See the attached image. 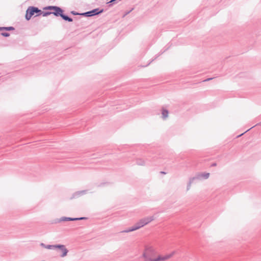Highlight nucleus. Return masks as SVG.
Returning a JSON list of instances; mask_svg holds the SVG:
<instances>
[{
    "label": "nucleus",
    "mask_w": 261,
    "mask_h": 261,
    "mask_svg": "<svg viewBox=\"0 0 261 261\" xmlns=\"http://www.w3.org/2000/svg\"><path fill=\"white\" fill-rule=\"evenodd\" d=\"M44 10H54L51 13L56 16H60L63 19L68 22H72L73 19L72 18L63 14V10L59 7L55 6H49L44 8Z\"/></svg>",
    "instance_id": "1"
},
{
    "label": "nucleus",
    "mask_w": 261,
    "mask_h": 261,
    "mask_svg": "<svg viewBox=\"0 0 261 261\" xmlns=\"http://www.w3.org/2000/svg\"><path fill=\"white\" fill-rule=\"evenodd\" d=\"M103 12V9H99V8H96L93 9L92 10L82 13V15L86 17H91L100 14Z\"/></svg>",
    "instance_id": "2"
},
{
    "label": "nucleus",
    "mask_w": 261,
    "mask_h": 261,
    "mask_svg": "<svg viewBox=\"0 0 261 261\" xmlns=\"http://www.w3.org/2000/svg\"><path fill=\"white\" fill-rule=\"evenodd\" d=\"M154 219V218L153 216H150V217H147L143 218L141 219H140L138 222L139 224L141 226L138 227V228H141L145 226V225H147L152 221H153Z\"/></svg>",
    "instance_id": "3"
},
{
    "label": "nucleus",
    "mask_w": 261,
    "mask_h": 261,
    "mask_svg": "<svg viewBox=\"0 0 261 261\" xmlns=\"http://www.w3.org/2000/svg\"><path fill=\"white\" fill-rule=\"evenodd\" d=\"M175 253V251H173L171 253L166 254L164 256L162 255H158L156 257V260L155 261H165L166 260L170 258H171L174 254Z\"/></svg>",
    "instance_id": "4"
},
{
    "label": "nucleus",
    "mask_w": 261,
    "mask_h": 261,
    "mask_svg": "<svg viewBox=\"0 0 261 261\" xmlns=\"http://www.w3.org/2000/svg\"><path fill=\"white\" fill-rule=\"evenodd\" d=\"M35 13L33 11V6H30L27 9L26 11L25 18L27 20H29L32 16Z\"/></svg>",
    "instance_id": "5"
},
{
    "label": "nucleus",
    "mask_w": 261,
    "mask_h": 261,
    "mask_svg": "<svg viewBox=\"0 0 261 261\" xmlns=\"http://www.w3.org/2000/svg\"><path fill=\"white\" fill-rule=\"evenodd\" d=\"M140 226H141V225L139 224V222H138L130 228L125 229L124 230H122V231H120V233H123V232L127 233V232H129L131 231L136 230L140 228H138V227H139Z\"/></svg>",
    "instance_id": "6"
},
{
    "label": "nucleus",
    "mask_w": 261,
    "mask_h": 261,
    "mask_svg": "<svg viewBox=\"0 0 261 261\" xmlns=\"http://www.w3.org/2000/svg\"><path fill=\"white\" fill-rule=\"evenodd\" d=\"M87 192V190H82V191H77L73 194V198L78 197L81 195L86 194Z\"/></svg>",
    "instance_id": "7"
},
{
    "label": "nucleus",
    "mask_w": 261,
    "mask_h": 261,
    "mask_svg": "<svg viewBox=\"0 0 261 261\" xmlns=\"http://www.w3.org/2000/svg\"><path fill=\"white\" fill-rule=\"evenodd\" d=\"M61 251L62 252V254L60 255V256L61 257H64L65 256H66L67 254V253L68 252V250H67V249L66 248L65 246L64 245V247L63 248H62L61 249H60Z\"/></svg>",
    "instance_id": "8"
},
{
    "label": "nucleus",
    "mask_w": 261,
    "mask_h": 261,
    "mask_svg": "<svg viewBox=\"0 0 261 261\" xmlns=\"http://www.w3.org/2000/svg\"><path fill=\"white\" fill-rule=\"evenodd\" d=\"M66 221H75V218L62 217L60 219L59 222Z\"/></svg>",
    "instance_id": "9"
},
{
    "label": "nucleus",
    "mask_w": 261,
    "mask_h": 261,
    "mask_svg": "<svg viewBox=\"0 0 261 261\" xmlns=\"http://www.w3.org/2000/svg\"><path fill=\"white\" fill-rule=\"evenodd\" d=\"M33 11L35 14H36L35 16H38L39 15H41V10H40L38 8L33 7Z\"/></svg>",
    "instance_id": "10"
},
{
    "label": "nucleus",
    "mask_w": 261,
    "mask_h": 261,
    "mask_svg": "<svg viewBox=\"0 0 261 261\" xmlns=\"http://www.w3.org/2000/svg\"><path fill=\"white\" fill-rule=\"evenodd\" d=\"M136 164L139 166H144L145 165V162L141 159H137L136 160Z\"/></svg>",
    "instance_id": "11"
},
{
    "label": "nucleus",
    "mask_w": 261,
    "mask_h": 261,
    "mask_svg": "<svg viewBox=\"0 0 261 261\" xmlns=\"http://www.w3.org/2000/svg\"><path fill=\"white\" fill-rule=\"evenodd\" d=\"M192 181L194 182L195 180H201L202 179L201 173H198L195 175V176L190 178Z\"/></svg>",
    "instance_id": "12"
},
{
    "label": "nucleus",
    "mask_w": 261,
    "mask_h": 261,
    "mask_svg": "<svg viewBox=\"0 0 261 261\" xmlns=\"http://www.w3.org/2000/svg\"><path fill=\"white\" fill-rule=\"evenodd\" d=\"M192 181L194 182L195 180H201L202 179L201 173H198L195 175V176L190 178Z\"/></svg>",
    "instance_id": "13"
},
{
    "label": "nucleus",
    "mask_w": 261,
    "mask_h": 261,
    "mask_svg": "<svg viewBox=\"0 0 261 261\" xmlns=\"http://www.w3.org/2000/svg\"><path fill=\"white\" fill-rule=\"evenodd\" d=\"M162 115L163 119H166L168 116V111L167 110L163 109L162 110Z\"/></svg>",
    "instance_id": "14"
},
{
    "label": "nucleus",
    "mask_w": 261,
    "mask_h": 261,
    "mask_svg": "<svg viewBox=\"0 0 261 261\" xmlns=\"http://www.w3.org/2000/svg\"><path fill=\"white\" fill-rule=\"evenodd\" d=\"M40 245L45 248H46V249H54V247H53V245H45V244L43 243H41L40 244Z\"/></svg>",
    "instance_id": "15"
},
{
    "label": "nucleus",
    "mask_w": 261,
    "mask_h": 261,
    "mask_svg": "<svg viewBox=\"0 0 261 261\" xmlns=\"http://www.w3.org/2000/svg\"><path fill=\"white\" fill-rule=\"evenodd\" d=\"M202 179H207L210 176L209 173H201Z\"/></svg>",
    "instance_id": "16"
},
{
    "label": "nucleus",
    "mask_w": 261,
    "mask_h": 261,
    "mask_svg": "<svg viewBox=\"0 0 261 261\" xmlns=\"http://www.w3.org/2000/svg\"><path fill=\"white\" fill-rule=\"evenodd\" d=\"M53 247H54L53 249L58 248L60 250L62 248L64 247V245H61V244L53 245Z\"/></svg>",
    "instance_id": "17"
},
{
    "label": "nucleus",
    "mask_w": 261,
    "mask_h": 261,
    "mask_svg": "<svg viewBox=\"0 0 261 261\" xmlns=\"http://www.w3.org/2000/svg\"><path fill=\"white\" fill-rule=\"evenodd\" d=\"M50 14H53L51 13V11H46V12H42L41 11V15H42L43 16H47Z\"/></svg>",
    "instance_id": "18"
},
{
    "label": "nucleus",
    "mask_w": 261,
    "mask_h": 261,
    "mask_svg": "<svg viewBox=\"0 0 261 261\" xmlns=\"http://www.w3.org/2000/svg\"><path fill=\"white\" fill-rule=\"evenodd\" d=\"M193 182V181L191 180V179H189V181L187 185V190L188 191L190 190V189L191 188V186L192 185V184Z\"/></svg>",
    "instance_id": "19"
},
{
    "label": "nucleus",
    "mask_w": 261,
    "mask_h": 261,
    "mask_svg": "<svg viewBox=\"0 0 261 261\" xmlns=\"http://www.w3.org/2000/svg\"><path fill=\"white\" fill-rule=\"evenodd\" d=\"M15 29L13 27H5V30L6 31H12L14 30Z\"/></svg>",
    "instance_id": "20"
},
{
    "label": "nucleus",
    "mask_w": 261,
    "mask_h": 261,
    "mask_svg": "<svg viewBox=\"0 0 261 261\" xmlns=\"http://www.w3.org/2000/svg\"><path fill=\"white\" fill-rule=\"evenodd\" d=\"M1 35L4 37H9L10 36V34L7 32H3Z\"/></svg>",
    "instance_id": "21"
},
{
    "label": "nucleus",
    "mask_w": 261,
    "mask_h": 261,
    "mask_svg": "<svg viewBox=\"0 0 261 261\" xmlns=\"http://www.w3.org/2000/svg\"><path fill=\"white\" fill-rule=\"evenodd\" d=\"M134 10V8H132L130 10L126 12L124 15H123L122 17L124 18L125 17L127 14H128L130 12H132Z\"/></svg>",
    "instance_id": "22"
},
{
    "label": "nucleus",
    "mask_w": 261,
    "mask_h": 261,
    "mask_svg": "<svg viewBox=\"0 0 261 261\" xmlns=\"http://www.w3.org/2000/svg\"><path fill=\"white\" fill-rule=\"evenodd\" d=\"M75 221L76 220H85L87 219L86 217H80V218H75Z\"/></svg>",
    "instance_id": "23"
},
{
    "label": "nucleus",
    "mask_w": 261,
    "mask_h": 261,
    "mask_svg": "<svg viewBox=\"0 0 261 261\" xmlns=\"http://www.w3.org/2000/svg\"><path fill=\"white\" fill-rule=\"evenodd\" d=\"M214 78L212 77V78H208V79H207L205 80H204L203 82H207V81H209L212 79H213Z\"/></svg>",
    "instance_id": "24"
},
{
    "label": "nucleus",
    "mask_w": 261,
    "mask_h": 261,
    "mask_svg": "<svg viewBox=\"0 0 261 261\" xmlns=\"http://www.w3.org/2000/svg\"><path fill=\"white\" fill-rule=\"evenodd\" d=\"M71 13L73 15H77L78 14L77 13L75 12V11H71Z\"/></svg>",
    "instance_id": "25"
},
{
    "label": "nucleus",
    "mask_w": 261,
    "mask_h": 261,
    "mask_svg": "<svg viewBox=\"0 0 261 261\" xmlns=\"http://www.w3.org/2000/svg\"><path fill=\"white\" fill-rule=\"evenodd\" d=\"M5 27H0V31L5 30Z\"/></svg>",
    "instance_id": "26"
},
{
    "label": "nucleus",
    "mask_w": 261,
    "mask_h": 261,
    "mask_svg": "<svg viewBox=\"0 0 261 261\" xmlns=\"http://www.w3.org/2000/svg\"><path fill=\"white\" fill-rule=\"evenodd\" d=\"M256 125H261V121L259 123H257Z\"/></svg>",
    "instance_id": "27"
},
{
    "label": "nucleus",
    "mask_w": 261,
    "mask_h": 261,
    "mask_svg": "<svg viewBox=\"0 0 261 261\" xmlns=\"http://www.w3.org/2000/svg\"><path fill=\"white\" fill-rule=\"evenodd\" d=\"M212 166H216V163H213L212 165Z\"/></svg>",
    "instance_id": "28"
},
{
    "label": "nucleus",
    "mask_w": 261,
    "mask_h": 261,
    "mask_svg": "<svg viewBox=\"0 0 261 261\" xmlns=\"http://www.w3.org/2000/svg\"><path fill=\"white\" fill-rule=\"evenodd\" d=\"M255 126H256V125H255ZM254 126H255V125H254V126H252V127H250V129H252V128L254 127Z\"/></svg>",
    "instance_id": "29"
},
{
    "label": "nucleus",
    "mask_w": 261,
    "mask_h": 261,
    "mask_svg": "<svg viewBox=\"0 0 261 261\" xmlns=\"http://www.w3.org/2000/svg\"><path fill=\"white\" fill-rule=\"evenodd\" d=\"M161 173H162V174H165V172H162Z\"/></svg>",
    "instance_id": "30"
},
{
    "label": "nucleus",
    "mask_w": 261,
    "mask_h": 261,
    "mask_svg": "<svg viewBox=\"0 0 261 261\" xmlns=\"http://www.w3.org/2000/svg\"><path fill=\"white\" fill-rule=\"evenodd\" d=\"M243 134H242L241 135H240L239 136H238V137L239 136H241V135H242Z\"/></svg>",
    "instance_id": "31"
}]
</instances>
